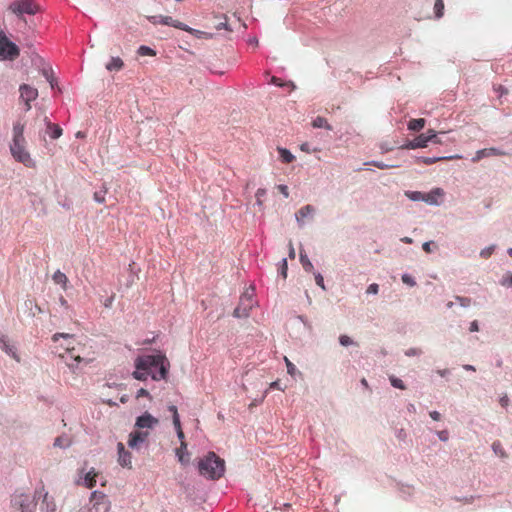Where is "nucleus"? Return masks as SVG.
<instances>
[{"mask_svg": "<svg viewBox=\"0 0 512 512\" xmlns=\"http://www.w3.org/2000/svg\"><path fill=\"white\" fill-rule=\"evenodd\" d=\"M339 344L343 347H348V346H358V343L355 342L350 336L348 335H340L339 338Z\"/></svg>", "mask_w": 512, "mask_h": 512, "instance_id": "c756f323", "label": "nucleus"}, {"mask_svg": "<svg viewBox=\"0 0 512 512\" xmlns=\"http://www.w3.org/2000/svg\"><path fill=\"white\" fill-rule=\"evenodd\" d=\"M277 150L279 152L282 162L291 163L295 159V156L288 149L278 147Z\"/></svg>", "mask_w": 512, "mask_h": 512, "instance_id": "bb28decb", "label": "nucleus"}, {"mask_svg": "<svg viewBox=\"0 0 512 512\" xmlns=\"http://www.w3.org/2000/svg\"><path fill=\"white\" fill-rule=\"evenodd\" d=\"M507 153L498 149V148H484L480 149L475 153V156L471 159L472 162H478L483 158L491 157V156H503Z\"/></svg>", "mask_w": 512, "mask_h": 512, "instance_id": "2eb2a0df", "label": "nucleus"}, {"mask_svg": "<svg viewBox=\"0 0 512 512\" xmlns=\"http://www.w3.org/2000/svg\"><path fill=\"white\" fill-rule=\"evenodd\" d=\"M266 195V189L264 188H259L257 191H256V204L258 206H261L262 205V197H264Z\"/></svg>", "mask_w": 512, "mask_h": 512, "instance_id": "de8ad7c7", "label": "nucleus"}, {"mask_svg": "<svg viewBox=\"0 0 512 512\" xmlns=\"http://www.w3.org/2000/svg\"><path fill=\"white\" fill-rule=\"evenodd\" d=\"M422 354H423L422 349L416 348V347L409 348L405 351V355L407 357H415V356H420Z\"/></svg>", "mask_w": 512, "mask_h": 512, "instance_id": "37998d69", "label": "nucleus"}, {"mask_svg": "<svg viewBox=\"0 0 512 512\" xmlns=\"http://www.w3.org/2000/svg\"><path fill=\"white\" fill-rule=\"evenodd\" d=\"M312 126L313 128H329L326 119L322 117H317L315 120H313Z\"/></svg>", "mask_w": 512, "mask_h": 512, "instance_id": "ea45409f", "label": "nucleus"}, {"mask_svg": "<svg viewBox=\"0 0 512 512\" xmlns=\"http://www.w3.org/2000/svg\"><path fill=\"white\" fill-rule=\"evenodd\" d=\"M500 285L503 287H506V288L512 287V272L511 271H507L503 275L502 279L500 280Z\"/></svg>", "mask_w": 512, "mask_h": 512, "instance_id": "72a5a7b5", "label": "nucleus"}, {"mask_svg": "<svg viewBox=\"0 0 512 512\" xmlns=\"http://www.w3.org/2000/svg\"><path fill=\"white\" fill-rule=\"evenodd\" d=\"M74 337V335L72 334H69V333H55L53 336H52V340L54 342H57L60 338H63V339H72Z\"/></svg>", "mask_w": 512, "mask_h": 512, "instance_id": "3c124183", "label": "nucleus"}, {"mask_svg": "<svg viewBox=\"0 0 512 512\" xmlns=\"http://www.w3.org/2000/svg\"><path fill=\"white\" fill-rule=\"evenodd\" d=\"M394 147H395V145H390V144H388V143H382V144L380 145V149H381V152H382V153L389 152V151L393 150V149H394Z\"/></svg>", "mask_w": 512, "mask_h": 512, "instance_id": "052dcab7", "label": "nucleus"}, {"mask_svg": "<svg viewBox=\"0 0 512 512\" xmlns=\"http://www.w3.org/2000/svg\"><path fill=\"white\" fill-rule=\"evenodd\" d=\"M431 244H432V242H431V241L424 242V243L422 244V248H423V250H424L425 252H427V253H431V252H432Z\"/></svg>", "mask_w": 512, "mask_h": 512, "instance_id": "774afa93", "label": "nucleus"}, {"mask_svg": "<svg viewBox=\"0 0 512 512\" xmlns=\"http://www.w3.org/2000/svg\"><path fill=\"white\" fill-rule=\"evenodd\" d=\"M96 476L97 473L94 468H91L89 471L85 472L84 469L79 471V479L76 481L78 485H84L87 488L91 489L96 485Z\"/></svg>", "mask_w": 512, "mask_h": 512, "instance_id": "ddd939ff", "label": "nucleus"}, {"mask_svg": "<svg viewBox=\"0 0 512 512\" xmlns=\"http://www.w3.org/2000/svg\"><path fill=\"white\" fill-rule=\"evenodd\" d=\"M285 362H286V367H287V372L288 374H290L291 376H293L297 369L295 367V365L293 363H291L287 357H285Z\"/></svg>", "mask_w": 512, "mask_h": 512, "instance_id": "5fc2aeb1", "label": "nucleus"}, {"mask_svg": "<svg viewBox=\"0 0 512 512\" xmlns=\"http://www.w3.org/2000/svg\"><path fill=\"white\" fill-rule=\"evenodd\" d=\"M24 308L26 309V312L28 313V316L29 317H35L37 313H42L43 310L41 309L40 306H38V304L32 300V299H27L25 302H24Z\"/></svg>", "mask_w": 512, "mask_h": 512, "instance_id": "4be33fe9", "label": "nucleus"}, {"mask_svg": "<svg viewBox=\"0 0 512 512\" xmlns=\"http://www.w3.org/2000/svg\"><path fill=\"white\" fill-rule=\"evenodd\" d=\"M150 22H152L153 24H163V25H167V26H172V27H175L177 29H180L182 27V22L176 20V19H173L172 17L170 16H151L148 18Z\"/></svg>", "mask_w": 512, "mask_h": 512, "instance_id": "dca6fc26", "label": "nucleus"}, {"mask_svg": "<svg viewBox=\"0 0 512 512\" xmlns=\"http://www.w3.org/2000/svg\"><path fill=\"white\" fill-rule=\"evenodd\" d=\"M54 447L66 449L71 446V440L65 436H59L54 440Z\"/></svg>", "mask_w": 512, "mask_h": 512, "instance_id": "cd10ccee", "label": "nucleus"}, {"mask_svg": "<svg viewBox=\"0 0 512 512\" xmlns=\"http://www.w3.org/2000/svg\"><path fill=\"white\" fill-rule=\"evenodd\" d=\"M443 195L444 190L442 188H434L429 193H424L423 202L431 206H439L440 203L438 201V197H441Z\"/></svg>", "mask_w": 512, "mask_h": 512, "instance_id": "f3484780", "label": "nucleus"}, {"mask_svg": "<svg viewBox=\"0 0 512 512\" xmlns=\"http://www.w3.org/2000/svg\"><path fill=\"white\" fill-rule=\"evenodd\" d=\"M148 436V431H133L129 434L128 446L131 449H138L140 444L147 440Z\"/></svg>", "mask_w": 512, "mask_h": 512, "instance_id": "4468645a", "label": "nucleus"}, {"mask_svg": "<svg viewBox=\"0 0 512 512\" xmlns=\"http://www.w3.org/2000/svg\"><path fill=\"white\" fill-rule=\"evenodd\" d=\"M405 196L410 199L411 201L417 202V201H423L424 199V193L420 191H405Z\"/></svg>", "mask_w": 512, "mask_h": 512, "instance_id": "7c9ffc66", "label": "nucleus"}, {"mask_svg": "<svg viewBox=\"0 0 512 512\" xmlns=\"http://www.w3.org/2000/svg\"><path fill=\"white\" fill-rule=\"evenodd\" d=\"M106 193V190L104 191H97L94 193V200L98 203H103L105 201L104 194Z\"/></svg>", "mask_w": 512, "mask_h": 512, "instance_id": "bf43d9fd", "label": "nucleus"}, {"mask_svg": "<svg viewBox=\"0 0 512 512\" xmlns=\"http://www.w3.org/2000/svg\"><path fill=\"white\" fill-rule=\"evenodd\" d=\"M461 156L455 155V156H446V157H425L423 158V162L427 165H431L433 163H436L440 160H448V159H459Z\"/></svg>", "mask_w": 512, "mask_h": 512, "instance_id": "2f4dec72", "label": "nucleus"}, {"mask_svg": "<svg viewBox=\"0 0 512 512\" xmlns=\"http://www.w3.org/2000/svg\"><path fill=\"white\" fill-rule=\"evenodd\" d=\"M389 381H390V384L394 388H398V389H401V390L406 389V386H405L404 382L401 379H399V378H397V377H395L393 375L389 377Z\"/></svg>", "mask_w": 512, "mask_h": 512, "instance_id": "e433bc0d", "label": "nucleus"}, {"mask_svg": "<svg viewBox=\"0 0 512 512\" xmlns=\"http://www.w3.org/2000/svg\"><path fill=\"white\" fill-rule=\"evenodd\" d=\"M199 474L209 480H218L224 475L225 461L214 452H208L198 462Z\"/></svg>", "mask_w": 512, "mask_h": 512, "instance_id": "f03ea898", "label": "nucleus"}, {"mask_svg": "<svg viewBox=\"0 0 512 512\" xmlns=\"http://www.w3.org/2000/svg\"><path fill=\"white\" fill-rule=\"evenodd\" d=\"M63 130H46L49 138L52 140L58 139L62 135Z\"/></svg>", "mask_w": 512, "mask_h": 512, "instance_id": "864d4df0", "label": "nucleus"}, {"mask_svg": "<svg viewBox=\"0 0 512 512\" xmlns=\"http://www.w3.org/2000/svg\"><path fill=\"white\" fill-rule=\"evenodd\" d=\"M148 376V371H143L142 369L136 368L135 371L133 372V377L137 380H146Z\"/></svg>", "mask_w": 512, "mask_h": 512, "instance_id": "a19ab883", "label": "nucleus"}, {"mask_svg": "<svg viewBox=\"0 0 512 512\" xmlns=\"http://www.w3.org/2000/svg\"><path fill=\"white\" fill-rule=\"evenodd\" d=\"M124 67V62L120 57H112L111 60L106 64L108 71H120Z\"/></svg>", "mask_w": 512, "mask_h": 512, "instance_id": "393cba45", "label": "nucleus"}, {"mask_svg": "<svg viewBox=\"0 0 512 512\" xmlns=\"http://www.w3.org/2000/svg\"><path fill=\"white\" fill-rule=\"evenodd\" d=\"M35 125L39 128H60L58 124H52L44 112L37 115Z\"/></svg>", "mask_w": 512, "mask_h": 512, "instance_id": "412c9836", "label": "nucleus"}, {"mask_svg": "<svg viewBox=\"0 0 512 512\" xmlns=\"http://www.w3.org/2000/svg\"><path fill=\"white\" fill-rule=\"evenodd\" d=\"M439 440L443 441V442H447L449 440V432L448 430H441V431H438L436 432Z\"/></svg>", "mask_w": 512, "mask_h": 512, "instance_id": "4d7b16f0", "label": "nucleus"}, {"mask_svg": "<svg viewBox=\"0 0 512 512\" xmlns=\"http://www.w3.org/2000/svg\"><path fill=\"white\" fill-rule=\"evenodd\" d=\"M9 10L17 16L34 15L39 11V6L34 0H16L9 6Z\"/></svg>", "mask_w": 512, "mask_h": 512, "instance_id": "423d86ee", "label": "nucleus"}, {"mask_svg": "<svg viewBox=\"0 0 512 512\" xmlns=\"http://www.w3.org/2000/svg\"><path fill=\"white\" fill-rule=\"evenodd\" d=\"M271 83L276 85V86H279V87H284V86H290L292 85V83H285L282 81V79L276 77V76H273L271 78Z\"/></svg>", "mask_w": 512, "mask_h": 512, "instance_id": "6e6d98bb", "label": "nucleus"}, {"mask_svg": "<svg viewBox=\"0 0 512 512\" xmlns=\"http://www.w3.org/2000/svg\"><path fill=\"white\" fill-rule=\"evenodd\" d=\"M434 11L436 18H441L444 11V2L442 0H436L434 4Z\"/></svg>", "mask_w": 512, "mask_h": 512, "instance_id": "4c0bfd02", "label": "nucleus"}, {"mask_svg": "<svg viewBox=\"0 0 512 512\" xmlns=\"http://www.w3.org/2000/svg\"><path fill=\"white\" fill-rule=\"evenodd\" d=\"M425 125L426 120L424 118L411 119L407 128H423Z\"/></svg>", "mask_w": 512, "mask_h": 512, "instance_id": "c9c22d12", "label": "nucleus"}, {"mask_svg": "<svg viewBox=\"0 0 512 512\" xmlns=\"http://www.w3.org/2000/svg\"><path fill=\"white\" fill-rule=\"evenodd\" d=\"M19 48L11 42L4 32H0V59L14 60L19 56Z\"/></svg>", "mask_w": 512, "mask_h": 512, "instance_id": "0eeeda50", "label": "nucleus"}, {"mask_svg": "<svg viewBox=\"0 0 512 512\" xmlns=\"http://www.w3.org/2000/svg\"><path fill=\"white\" fill-rule=\"evenodd\" d=\"M401 280L404 284L410 286V287H414L416 285V281L415 279L410 275V274H403L401 276Z\"/></svg>", "mask_w": 512, "mask_h": 512, "instance_id": "79ce46f5", "label": "nucleus"}, {"mask_svg": "<svg viewBox=\"0 0 512 512\" xmlns=\"http://www.w3.org/2000/svg\"><path fill=\"white\" fill-rule=\"evenodd\" d=\"M395 436L399 441L404 442L407 438V433L403 428H400L396 431Z\"/></svg>", "mask_w": 512, "mask_h": 512, "instance_id": "13d9d810", "label": "nucleus"}, {"mask_svg": "<svg viewBox=\"0 0 512 512\" xmlns=\"http://www.w3.org/2000/svg\"><path fill=\"white\" fill-rule=\"evenodd\" d=\"M20 98L25 103L27 109L31 108V101H34L38 97V90L27 84L20 86Z\"/></svg>", "mask_w": 512, "mask_h": 512, "instance_id": "f8f14e48", "label": "nucleus"}, {"mask_svg": "<svg viewBox=\"0 0 512 512\" xmlns=\"http://www.w3.org/2000/svg\"><path fill=\"white\" fill-rule=\"evenodd\" d=\"M189 452L187 451V444L185 441H182L180 447L176 449V456L178 457L179 462L182 465H187L189 463Z\"/></svg>", "mask_w": 512, "mask_h": 512, "instance_id": "5701e85b", "label": "nucleus"}, {"mask_svg": "<svg viewBox=\"0 0 512 512\" xmlns=\"http://www.w3.org/2000/svg\"><path fill=\"white\" fill-rule=\"evenodd\" d=\"M118 462L122 467H131V453L127 451L124 445L119 442L117 444Z\"/></svg>", "mask_w": 512, "mask_h": 512, "instance_id": "a211bd4d", "label": "nucleus"}, {"mask_svg": "<svg viewBox=\"0 0 512 512\" xmlns=\"http://www.w3.org/2000/svg\"><path fill=\"white\" fill-rule=\"evenodd\" d=\"M313 273H314V278H315L316 284L319 287H321L323 290H326L323 276L319 272H313Z\"/></svg>", "mask_w": 512, "mask_h": 512, "instance_id": "09e8293b", "label": "nucleus"}, {"mask_svg": "<svg viewBox=\"0 0 512 512\" xmlns=\"http://www.w3.org/2000/svg\"><path fill=\"white\" fill-rule=\"evenodd\" d=\"M277 188L285 198L289 197L288 187L286 185H278Z\"/></svg>", "mask_w": 512, "mask_h": 512, "instance_id": "0e129e2a", "label": "nucleus"}, {"mask_svg": "<svg viewBox=\"0 0 512 512\" xmlns=\"http://www.w3.org/2000/svg\"><path fill=\"white\" fill-rule=\"evenodd\" d=\"M373 165L379 169H388V168H392V167H397V165H389V164H386L384 162H380V161H370V162H365L364 165Z\"/></svg>", "mask_w": 512, "mask_h": 512, "instance_id": "58836bf2", "label": "nucleus"}, {"mask_svg": "<svg viewBox=\"0 0 512 512\" xmlns=\"http://www.w3.org/2000/svg\"><path fill=\"white\" fill-rule=\"evenodd\" d=\"M0 348L5 352L7 353L8 355H10L11 357H13L14 359H16L17 361H19V358L16 354V349L14 346L10 345L9 343V340L6 336L2 335L0 336Z\"/></svg>", "mask_w": 512, "mask_h": 512, "instance_id": "aec40b11", "label": "nucleus"}, {"mask_svg": "<svg viewBox=\"0 0 512 512\" xmlns=\"http://www.w3.org/2000/svg\"><path fill=\"white\" fill-rule=\"evenodd\" d=\"M378 292H379V285L376 283L370 284L366 289L367 294L376 295V294H378Z\"/></svg>", "mask_w": 512, "mask_h": 512, "instance_id": "603ef678", "label": "nucleus"}, {"mask_svg": "<svg viewBox=\"0 0 512 512\" xmlns=\"http://www.w3.org/2000/svg\"><path fill=\"white\" fill-rule=\"evenodd\" d=\"M42 496V510L44 512H55L56 504L53 498L49 497L48 492H44Z\"/></svg>", "mask_w": 512, "mask_h": 512, "instance_id": "b1692460", "label": "nucleus"}, {"mask_svg": "<svg viewBox=\"0 0 512 512\" xmlns=\"http://www.w3.org/2000/svg\"><path fill=\"white\" fill-rule=\"evenodd\" d=\"M315 207L307 204L303 207H301L296 213L295 218L297 221V224L300 228H303L305 226V220L309 219L311 220L315 214Z\"/></svg>", "mask_w": 512, "mask_h": 512, "instance_id": "9b49d317", "label": "nucleus"}, {"mask_svg": "<svg viewBox=\"0 0 512 512\" xmlns=\"http://www.w3.org/2000/svg\"><path fill=\"white\" fill-rule=\"evenodd\" d=\"M43 76L47 79V81L50 83L51 87H54V78H53V72L51 69H43Z\"/></svg>", "mask_w": 512, "mask_h": 512, "instance_id": "49530a36", "label": "nucleus"}, {"mask_svg": "<svg viewBox=\"0 0 512 512\" xmlns=\"http://www.w3.org/2000/svg\"><path fill=\"white\" fill-rule=\"evenodd\" d=\"M9 148L15 161L20 162L29 168L35 166V162L27 149V141L23 135V130L15 131Z\"/></svg>", "mask_w": 512, "mask_h": 512, "instance_id": "7ed1b4c3", "label": "nucleus"}, {"mask_svg": "<svg viewBox=\"0 0 512 512\" xmlns=\"http://www.w3.org/2000/svg\"><path fill=\"white\" fill-rule=\"evenodd\" d=\"M137 53L140 56H155L156 55L155 50H153L152 48L145 46V45L140 46L137 50Z\"/></svg>", "mask_w": 512, "mask_h": 512, "instance_id": "f704fd0d", "label": "nucleus"}, {"mask_svg": "<svg viewBox=\"0 0 512 512\" xmlns=\"http://www.w3.org/2000/svg\"><path fill=\"white\" fill-rule=\"evenodd\" d=\"M469 331L470 332H477V331H479V324H478L477 320H474V321H472L470 323Z\"/></svg>", "mask_w": 512, "mask_h": 512, "instance_id": "69168bd1", "label": "nucleus"}, {"mask_svg": "<svg viewBox=\"0 0 512 512\" xmlns=\"http://www.w3.org/2000/svg\"><path fill=\"white\" fill-rule=\"evenodd\" d=\"M429 142L438 143L437 135L435 133L429 135L421 134L413 140H409L406 143L400 145L399 147L402 149L424 148L427 147Z\"/></svg>", "mask_w": 512, "mask_h": 512, "instance_id": "6e6552de", "label": "nucleus"}, {"mask_svg": "<svg viewBox=\"0 0 512 512\" xmlns=\"http://www.w3.org/2000/svg\"><path fill=\"white\" fill-rule=\"evenodd\" d=\"M91 500L95 501L90 512H109L110 502L108 501L105 494L99 491H93L91 494Z\"/></svg>", "mask_w": 512, "mask_h": 512, "instance_id": "1a4fd4ad", "label": "nucleus"}, {"mask_svg": "<svg viewBox=\"0 0 512 512\" xmlns=\"http://www.w3.org/2000/svg\"><path fill=\"white\" fill-rule=\"evenodd\" d=\"M158 424L159 420L149 412H145L138 416L135 421V427L138 429H153Z\"/></svg>", "mask_w": 512, "mask_h": 512, "instance_id": "9d476101", "label": "nucleus"}, {"mask_svg": "<svg viewBox=\"0 0 512 512\" xmlns=\"http://www.w3.org/2000/svg\"><path fill=\"white\" fill-rule=\"evenodd\" d=\"M494 249H495V245L486 247L480 251V256L483 258H488L493 253Z\"/></svg>", "mask_w": 512, "mask_h": 512, "instance_id": "8fccbe9b", "label": "nucleus"}, {"mask_svg": "<svg viewBox=\"0 0 512 512\" xmlns=\"http://www.w3.org/2000/svg\"><path fill=\"white\" fill-rule=\"evenodd\" d=\"M492 450H493V452H494L497 456H499V457H501V458H506V457H507V453H506V451L503 449V447H502V445H501V443H500L499 441H494V442L492 443Z\"/></svg>", "mask_w": 512, "mask_h": 512, "instance_id": "473e14b6", "label": "nucleus"}, {"mask_svg": "<svg viewBox=\"0 0 512 512\" xmlns=\"http://www.w3.org/2000/svg\"><path fill=\"white\" fill-rule=\"evenodd\" d=\"M254 287L247 289L240 297L239 305L234 309L233 316L235 318H246L254 305Z\"/></svg>", "mask_w": 512, "mask_h": 512, "instance_id": "39448f33", "label": "nucleus"}, {"mask_svg": "<svg viewBox=\"0 0 512 512\" xmlns=\"http://www.w3.org/2000/svg\"><path fill=\"white\" fill-rule=\"evenodd\" d=\"M172 421H173V425H174V427H175L176 431H179V429H182V428H181V422H180V417H179V415H175V416L173 417Z\"/></svg>", "mask_w": 512, "mask_h": 512, "instance_id": "e2e57ef3", "label": "nucleus"}, {"mask_svg": "<svg viewBox=\"0 0 512 512\" xmlns=\"http://www.w3.org/2000/svg\"><path fill=\"white\" fill-rule=\"evenodd\" d=\"M44 489L36 490L34 496L25 493H19L12 496L11 505L20 512H35L37 495L41 496Z\"/></svg>", "mask_w": 512, "mask_h": 512, "instance_id": "20e7f679", "label": "nucleus"}, {"mask_svg": "<svg viewBox=\"0 0 512 512\" xmlns=\"http://www.w3.org/2000/svg\"><path fill=\"white\" fill-rule=\"evenodd\" d=\"M287 270H288L287 260H286V258H283L281 260V263H280L279 274L283 278H286L287 277Z\"/></svg>", "mask_w": 512, "mask_h": 512, "instance_id": "a18cd8bd", "label": "nucleus"}, {"mask_svg": "<svg viewBox=\"0 0 512 512\" xmlns=\"http://www.w3.org/2000/svg\"><path fill=\"white\" fill-rule=\"evenodd\" d=\"M52 279L56 284L62 285L63 287H65V285L68 281L67 276L64 273H62L60 270H57L53 274Z\"/></svg>", "mask_w": 512, "mask_h": 512, "instance_id": "c85d7f7f", "label": "nucleus"}, {"mask_svg": "<svg viewBox=\"0 0 512 512\" xmlns=\"http://www.w3.org/2000/svg\"><path fill=\"white\" fill-rule=\"evenodd\" d=\"M455 300L459 303L460 306L467 308L471 305L472 300L468 297L456 296Z\"/></svg>", "mask_w": 512, "mask_h": 512, "instance_id": "c03bdc74", "label": "nucleus"}, {"mask_svg": "<svg viewBox=\"0 0 512 512\" xmlns=\"http://www.w3.org/2000/svg\"><path fill=\"white\" fill-rule=\"evenodd\" d=\"M81 361H82V358L80 356H76L73 358V362L68 363L67 365L69 366V368H71L74 371V369L77 367L78 363Z\"/></svg>", "mask_w": 512, "mask_h": 512, "instance_id": "680f3d73", "label": "nucleus"}, {"mask_svg": "<svg viewBox=\"0 0 512 512\" xmlns=\"http://www.w3.org/2000/svg\"><path fill=\"white\" fill-rule=\"evenodd\" d=\"M180 30L186 31L199 39H212L213 38L212 33L191 28L184 23H182V27L180 28Z\"/></svg>", "mask_w": 512, "mask_h": 512, "instance_id": "6ab92c4d", "label": "nucleus"}, {"mask_svg": "<svg viewBox=\"0 0 512 512\" xmlns=\"http://www.w3.org/2000/svg\"><path fill=\"white\" fill-rule=\"evenodd\" d=\"M169 366L166 356L160 352L140 355L135 359V368L148 371L155 381L166 379Z\"/></svg>", "mask_w": 512, "mask_h": 512, "instance_id": "f257e3e1", "label": "nucleus"}, {"mask_svg": "<svg viewBox=\"0 0 512 512\" xmlns=\"http://www.w3.org/2000/svg\"><path fill=\"white\" fill-rule=\"evenodd\" d=\"M499 402H500L502 407H507L509 405V398H508V396L506 394L503 395L502 397H500Z\"/></svg>", "mask_w": 512, "mask_h": 512, "instance_id": "338daca9", "label": "nucleus"}, {"mask_svg": "<svg viewBox=\"0 0 512 512\" xmlns=\"http://www.w3.org/2000/svg\"><path fill=\"white\" fill-rule=\"evenodd\" d=\"M299 260H300V263H301L303 269L306 272H313L314 266H313L312 262L309 260L306 253H304L303 251H300Z\"/></svg>", "mask_w": 512, "mask_h": 512, "instance_id": "a878e982", "label": "nucleus"}]
</instances>
